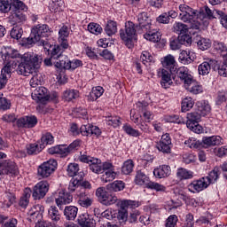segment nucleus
I'll return each mask as SVG.
<instances>
[{
	"label": "nucleus",
	"mask_w": 227,
	"mask_h": 227,
	"mask_svg": "<svg viewBox=\"0 0 227 227\" xmlns=\"http://www.w3.org/2000/svg\"><path fill=\"white\" fill-rule=\"evenodd\" d=\"M62 67L60 70H75L79 67H82V60L80 59H68V56L62 53Z\"/></svg>",
	"instance_id": "15"
},
{
	"label": "nucleus",
	"mask_w": 227,
	"mask_h": 227,
	"mask_svg": "<svg viewBox=\"0 0 227 227\" xmlns=\"http://www.w3.org/2000/svg\"><path fill=\"white\" fill-rule=\"evenodd\" d=\"M56 168H58V161L56 160H49L38 167L37 175L41 178H49L56 171Z\"/></svg>",
	"instance_id": "7"
},
{
	"label": "nucleus",
	"mask_w": 227,
	"mask_h": 227,
	"mask_svg": "<svg viewBox=\"0 0 227 227\" xmlns=\"http://www.w3.org/2000/svg\"><path fill=\"white\" fill-rule=\"evenodd\" d=\"M221 176V171L219 170V167H215L213 170L208 173V176H204V179L207 183L208 185L211 184H215L217 180H219V176Z\"/></svg>",
	"instance_id": "31"
},
{
	"label": "nucleus",
	"mask_w": 227,
	"mask_h": 227,
	"mask_svg": "<svg viewBox=\"0 0 227 227\" xmlns=\"http://www.w3.org/2000/svg\"><path fill=\"white\" fill-rule=\"evenodd\" d=\"M52 33V28L49 27L47 24H39L35 26L31 29V34L27 38V43L28 45H33V43H36L42 40V38H47V36H51Z\"/></svg>",
	"instance_id": "5"
},
{
	"label": "nucleus",
	"mask_w": 227,
	"mask_h": 227,
	"mask_svg": "<svg viewBox=\"0 0 227 227\" xmlns=\"http://www.w3.org/2000/svg\"><path fill=\"white\" fill-rule=\"evenodd\" d=\"M198 112L200 116H207L210 113V105L207 101L197 102Z\"/></svg>",
	"instance_id": "41"
},
{
	"label": "nucleus",
	"mask_w": 227,
	"mask_h": 227,
	"mask_svg": "<svg viewBox=\"0 0 227 227\" xmlns=\"http://www.w3.org/2000/svg\"><path fill=\"white\" fill-rule=\"evenodd\" d=\"M137 27L132 21H128L125 24V29L120 30V37L124 42L128 49L134 47V43L137 42V33H145L152 29V20L148 17V12H143L137 16ZM137 27V30H136Z\"/></svg>",
	"instance_id": "2"
},
{
	"label": "nucleus",
	"mask_w": 227,
	"mask_h": 227,
	"mask_svg": "<svg viewBox=\"0 0 227 227\" xmlns=\"http://www.w3.org/2000/svg\"><path fill=\"white\" fill-rule=\"evenodd\" d=\"M214 48L215 49V51H217V52L223 53V56H226L227 47H226V44H224V43H221L219 41H215Z\"/></svg>",
	"instance_id": "59"
},
{
	"label": "nucleus",
	"mask_w": 227,
	"mask_h": 227,
	"mask_svg": "<svg viewBox=\"0 0 227 227\" xmlns=\"http://www.w3.org/2000/svg\"><path fill=\"white\" fill-rule=\"evenodd\" d=\"M173 145L169 144H164V142H159L157 144V148L159 152H161L162 153H171V148Z\"/></svg>",
	"instance_id": "58"
},
{
	"label": "nucleus",
	"mask_w": 227,
	"mask_h": 227,
	"mask_svg": "<svg viewBox=\"0 0 227 227\" xmlns=\"http://www.w3.org/2000/svg\"><path fill=\"white\" fill-rule=\"evenodd\" d=\"M47 93H48L47 88L38 87L32 93V98L33 100H35V102H38L39 104H43V106H45V104H47Z\"/></svg>",
	"instance_id": "19"
},
{
	"label": "nucleus",
	"mask_w": 227,
	"mask_h": 227,
	"mask_svg": "<svg viewBox=\"0 0 227 227\" xmlns=\"http://www.w3.org/2000/svg\"><path fill=\"white\" fill-rule=\"evenodd\" d=\"M22 12H24V10L15 9L11 12V15L9 16L11 24L13 26H15V24H24V22L27 20V17L26 14H23Z\"/></svg>",
	"instance_id": "18"
},
{
	"label": "nucleus",
	"mask_w": 227,
	"mask_h": 227,
	"mask_svg": "<svg viewBox=\"0 0 227 227\" xmlns=\"http://www.w3.org/2000/svg\"><path fill=\"white\" fill-rule=\"evenodd\" d=\"M81 97V92L74 89H67L63 92L62 98L66 102H74Z\"/></svg>",
	"instance_id": "27"
},
{
	"label": "nucleus",
	"mask_w": 227,
	"mask_h": 227,
	"mask_svg": "<svg viewBox=\"0 0 227 227\" xmlns=\"http://www.w3.org/2000/svg\"><path fill=\"white\" fill-rule=\"evenodd\" d=\"M88 31L92 35H100L102 33V27L97 23H90L88 25Z\"/></svg>",
	"instance_id": "57"
},
{
	"label": "nucleus",
	"mask_w": 227,
	"mask_h": 227,
	"mask_svg": "<svg viewBox=\"0 0 227 227\" xmlns=\"http://www.w3.org/2000/svg\"><path fill=\"white\" fill-rule=\"evenodd\" d=\"M81 180H82V175H80L79 177L73 178L68 185V191L69 192H79L80 191V186L79 184H81Z\"/></svg>",
	"instance_id": "44"
},
{
	"label": "nucleus",
	"mask_w": 227,
	"mask_h": 227,
	"mask_svg": "<svg viewBox=\"0 0 227 227\" xmlns=\"http://www.w3.org/2000/svg\"><path fill=\"white\" fill-rule=\"evenodd\" d=\"M227 100V91H219L218 96L216 98V104L221 106L223 102Z\"/></svg>",
	"instance_id": "64"
},
{
	"label": "nucleus",
	"mask_w": 227,
	"mask_h": 227,
	"mask_svg": "<svg viewBox=\"0 0 227 227\" xmlns=\"http://www.w3.org/2000/svg\"><path fill=\"white\" fill-rule=\"evenodd\" d=\"M208 187V183L205 177H201L199 180H195L188 185V191L190 192H201V191H205Z\"/></svg>",
	"instance_id": "17"
},
{
	"label": "nucleus",
	"mask_w": 227,
	"mask_h": 227,
	"mask_svg": "<svg viewBox=\"0 0 227 227\" xmlns=\"http://www.w3.org/2000/svg\"><path fill=\"white\" fill-rule=\"evenodd\" d=\"M48 219H50L52 223H59L61 219V213H59V209L56 206H51L48 209Z\"/></svg>",
	"instance_id": "34"
},
{
	"label": "nucleus",
	"mask_w": 227,
	"mask_h": 227,
	"mask_svg": "<svg viewBox=\"0 0 227 227\" xmlns=\"http://www.w3.org/2000/svg\"><path fill=\"white\" fill-rule=\"evenodd\" d=\"M214 65H215V59H211L208 62H202L199 66L200 75H208L210 74V70H212V68L214 69Z\"/></svg>",
	"instance_id": "28"
},
{
	"label": "nucleus",
	"mask_w": 227,
	"mask_h": 227,
	"mask_svg": "<svg viewBox=\"0 0 227 227\" xmlns=\"http://www.w3.org/2000/svg\"><path fill=\"white\" fill-rule=\"evenodd\" d=\"M176 223H178V216L176 215H171L167 219L166 227L176 226Z\"/></svg>",
	"instance_id": "63"
},
{
	"label": "nucleus",
	"mask_w": 227,
	"mask_h": 227,
	"mask_svg": "<svg viewBox=\"0 0 227 227\" xmlns=\"http://www.w3.org/2000/svg\"><path fill=\"white\" fill-rule=\"evenodd\" d=\"M43 210H45V207L40 204L33 206L27 212L28 221L36 223L38 217H42V212Z\"/></svg>",
	"instance_id": "22"
},
{
	"label": "nucleus",
	"mask_w": 227,
	"mask_h": 227,
	"mask_svg": "<svg viewBox=\"0 0 227 227\" xmlns=\"http://www.w3.org/2000/svg\"><path fill=\"white\" fill-rule=\"evenodd\" d=\"M132 171H134V160L129 159L123 162L121 172L123 175H130Z\"/></svg>",
	"instance_id": "50"
},
{
	"label": "nucleus",
	"mask_w": 227,
	"mask_h": 227,
	"mask_svg": "<svg viewBox=\"0 0 227 227\" xmlns=\"http://www.w3.org/2000/svg\"><path fill=\"white\" fill-rule=\"evenodd\" d=\"M80 132L82 136H96V137H98V136L102 134V131L98 127L93 126L91 124L82 125L80 128Z\"/></svg>",
	"instance_id": "20"
},
{
	"label": "nucleus",
	"mask_w": 227,
	"mask_h": 227,
	"mask_svg": "<svg viewBox=\"0 0 227 227\" xmlns=\"http://www.w3.org/2000/svg\"><path fill=\"white\" fill-rule=\"evenodd\" d=\"M108 191H114V192H120V191H123L125 189V183L122 181H114L107 184Z\"/></svg>",
	"instance_id": "46"
},
{
	"label": "nucleus",
	"mask_w": 227,
	"mask_h": 227,
	"mask_svg": "<svg viewBox=\"0 0 227 227\" xmlns=\"http://www.w3.org/2000/svg\"><path fill=\"white\" fill-rule=\"evenodd\" d=\"M213 70L215 72H218V74L222 77H226V75H227V62L226 61L219 62V61L215 60V63L213 66Z\"/></svg>",
	"instance_id": "38"
},
{
	"label": "nucleus",
	"mask_w": 227,
	"mask_h": 227,
	"mask_svg": "<svg viewBox=\"0 0 227 227\" xmlns=\"http://www.w3.org/2000/svg\"><path fill=\"white\" fill-rule=\"evenodd\" d=\"M12 6L16 10H23L27 12V6L20 0H1L0 1V12L3 13H8L12 10Z\"/></svg>",
	"instance_id": "8"
},
{
	"label": "nucleus",
	"mask_w": 227,
	"mask_h": 227,
	"mask_svg": "<svg viewBox=\"0 0 227 227\" xmlns=\"http://www.w3.org/2000/svg\"><path fill=\"white\" fill-rule=\"evenodd\" d=\"M116 203H118V197L108 192L107 196L105 198L101 205H105L106 207H111V205H114Z\"/></svg>",
	"instance_id": "53"
},
{
	"label": "nucleus",
	"mask_w": 227,
	"mask_h": 227,
	"mask_svg": "<svg viewBox=\"0 0 227 227\" xmlns=\"http://www.w3.org/2000/svg\"><path fill=\"white\" fill-rule=\"evenodd\" d=\"M141 59L143 65H145V67H150L151 65H153V63H155L153 57L148 51L142 52Z\"/></svg>",
	"instance_id": "48"
},
{
	"label": "nucleus",
	"mask_w": 227,
	"mask_h": 227,
	"mask_svg": "<svg viewBox=\"0 0 227 227\" xmlns=\"http://www.w3.org/2000/svg\"><path fill=\"white\" fill-rule=\"evenodd\" d=\"M185 90L193 95H199V93L203 92V87L200 85V82H196L194 78H192L187 84L184 85Z\"/></svg>",
	"instance_id": "25"
},
{
	"label": "nucleus",
	"mask_w": 227,
	"mask_h": 227,
	"mask_svg": "<svg viewBox=\"0 0 227 227\" xmlns=\"http://www.w3.org/2000/svg\"><path fill=\"white\" fill-rule=\"evenodd\" d=\"M150 183V177L142 172L141 170H137L136 176H135V184L137 185H145L147 187L148 184Z\"/></svg>",
	"instance_id": "35"
},
{
	"label": "nucleus",
	"mask_w": 227,
	"mask_h": 227,
	"mask_svg": "<svg viewBox=\"0 0 227 227\" xmlns=\"http://www.w3.org/2000/svg\"><path fill=\"white\" fill-rule=\"evenodd\" d=\"M107 125H110L111 127H114V129L120 127L121 125V121H120V117L114 116L109 118L107 121Z\"/></svg>",
	"instance_id": "62"
},
{
	"label": "nucleus",
	"mask_w": 227,
	"mask_h": 227,
	"mask_svg": "<svg viewBox=\"0 0 227 227\" xmlns=\"http://www.w3.org/2000/svg\"><path fill=\"white\" fill-rule=\"evenodd\" d=\"M15 200H16L15 193L6 192L3 195V200H2L3 207L4 208H10L13 205V203L15 202Z\"/></svg>",
	"instance_id": "33"
},
{
	"label": "nucleus",
	"mask_w": 227,
	"mask_h": 227,
	"mask_svg": "<svg viewBox=\"0 0 227 227\" xmlns=\"http://www.w3.org/2000/svg\"><path fill=\"white\" fill-rule=\"evenodd\" d=\"M122 129L128 136H131V137H139V136H141V132L132 128L129 123L124 124Z\"/></svg>",
	"instance_id": "47"
},
{
	"label": "nucleus",
	"mask_w": 227,
	"mask_h": 227,
	"mask_svg": "<svg viewBox=\"0 0 227 227\" xmlns=\"http://www.w3.org/2000/svg\"><path fill=\"white\" fill-rule=\"evenodd\" d=\"M104 95V88L102 86L93 87L89 95H87V100L89 102H95V100H98L100 96Z\"/></svg>",
	"instance_id": "29"
},
{
	"label": "nucleus",
	"mask_w": 227,
	"mask_h": 227,
	"mask_svg": "<svg viewBox=\"0 0 227 227\" xmlns=\"http://www.w3.org/2000/svg\"><path fill=\"white\" fill-rule=\"evenodd\" d=\"M176 75L181 79V81H184V84H187L188 82H191V80L194 79L193 76H192L191 74H189V69L185 67H176L175 73Z\"/></svg>",
	"instance_id": "21"
},
{
	"label": "nucleus",
	"mask_w": 227,
	"mask_h": 227,
	"mask_svg": "<svg viewBox=\"0 0 227 227\" xmlns=\"http://www.w3.org/2000/svg\"><path fill=\"white\" fill-rule=\"evenodd\" d=\"M183 160L185 164L196 162V155H194L192 153H186L183 155Z\"/></svg>",
	"instance_id": "61"
},
{
	"label": "nucleus",
	"mask_w": 227,
	"mask_h": 227,
	"mask_svg": "<svg viewBox=\"0 0 227 227\" xmlns=\"http://www.w3.org/2000/svg\"><path fill=\"white\" fill-rule=\"evenodd\" d=\"M31 194H33V191H31L30 188H26L24 190V192L19 201V207H20V208H23V209L27 208V205H29V199L31 198Z\"/></svg>",
	"instance_id": "30"
},
{
	"label": "nucleus",
	"mask_w": 227,
	"mask_h": 227,
	"mask_svg": "<svg viewBox=\"0 0 227 227\" xmlns=\"http://www.w3.org/2000/svg\"><path fill=\"white\" fill-rule=\"evenodd\" d=\"M192 107H194V100L192 98H184L182 101V112L187 113V111H191Z\"/></svg>",
	"instance_id": "49"
},
{
	"label": "nucleus",
	"mask_w": 227,
	"mask_h": 227,
	"mask_svg": "<svg viewBox=\"0 0 227 227\" xmlns=\"http://www.w3.org/2000/svg\"><path fill=\"white\" fill-rule=\"evenodd\" d=\"M179 61L183 65H191L194 61V53L187 51H183L179 54Z\"/></svg>",
	"instance_id": "37"
},
{
	"label": "nucleus",
	"mask_w": 227,
	"mask_h": 227,
	"mask_svg": "<svg viewBox=\"0 0 227 227\" xmlns=\"http://www.w3.org/2000/svg\"><path fill=\"white\" fill-rule=\"evenodd\" d=\"M37 123L38 118L35 115L24 116L17 120L19 129H33L36 127Z\"/></svg>",
	"instance_id": "12"
},
{
	"label": "nucleus",
	"mask_w": 227,
	"mask_h": 227,
	"mask_svg": "<svg viewBox=\"0 0 227 227\" xmlns=\"http://www.w3.org/2000/svg\"><path fill=\"white\" fill-rule=\"evenodd\" d=\"M74 200V196L69 192H66L65 191L61 190L57 193V197H55V202L59 208H61L63 205H68L72 203Z\"/></svg>",
	"instance_id": "16"
},
{
	"label": "nucleus",
	"mask_w": 227,
	"mask_h": 227,
	"mask_svg": "<svg viewBox=\"0 0 227 227\" xmlns=\"http://www.w3.org/2000/svg\"><path fill=\"white\" fill-rule=\"evenodd\" d=\"M146 189H151L152 191H157V192H166V186L159 184V183H155L153 181H149V183L147 184V186H145Z\"/></svg>",
	"instance_id": "51"
},
{
	"label": "nucleus",
	"mask_w": 227,
	"mask_h": 227,
	"mask_svg": "<svg viewBox=\"0 0 227 227\" xmlns=\"http://www.w3.org/2000/svg\"><path fill=\"white\" fill-rule=\"evenodd\" d=\"M179 10L181 12L179 18L183 22H186L188 25L182 22H176L173 25V31L176 33V35H183L181 41L184 40V42L191 43V37L185 34L189 29H200V27H201V21H200L198 11L189 7L187 4H180Z\"/></svg>",
	"instance_id": "1"
},
{
	"label": "nucleus",
	"mask_w": 227,
	"mask_h": 227,
	"mask_svg": "<svg viewBox=\"0 0 227 227\" xmlns=\"http://www.w3.org/2000/svg\"><path fill=\"white\" fill-rule=\"evenodd\" d=\"M42 150H43V145L40 144H30L27 145V153L28 155H37Z\"/></svg>",
	"instance_id": "45"
},
{
	"label": "nucleus",
	"mask_w": 227,
	"mask_h": 227,
	"mask_svg": "<svg viewBox=\"0 0 227 227\" xmlns=\"http://www.w3.org/2000/svg\"><path fill=\"white\" fill-rule=\"evenodd\" d=\"M106 34L108 36H113V35H116L118 32V25L114 20H108L106 26L105 27Z\"/></svg>",
	"instance_id": "43"
},
{
	"label": "nucleus",
	"mask_w": 227,
	"mask_h": 227,
	"mask_svg": "<svg viewBox=\"0 0 227 227\" xmlns=\"http://www.w3.org/2000/svg\"><path fill=\"white\" fill-rule=\"evenodd\" d=\"M79 208L75 206H67L64 209V215L67 221H74L77 217Z\"/></svg>",
	"instance_id": "36"
},
{
	"label": "nucleus",
	"mask_w": 227,
	"mask_h": 227,
	"mask_svg": "<svg viewBox=\"0 0 227 227\" xmlns=\"http://www.w3.org/2000/svg\"><path fill=\"white\" fill-rule=\"evenodd\" d=\"M77 196V203L80 207L83 208H90L91 205H93V198L88 192H85L84 189L81 190L76 193Z\"/></svg>",
	"instance_id": "14"
},
{
	"label": "nucleus",
	"mask_w": 227,
	"mask_h": 227,
	"mask_svg": "<svg viewBox=\"0 0 227 227\" xmlns=\"http://www.w3.org/2000/svg\"><path fill=\"white\" fill-rule=\"evenodd\" d=\"M153 175L155 178H168L171 175V167L168 165H161L154 168Z\"/></svg>",
	"instance_id": "26"
},
{
	"label": "nucleus",
	"mask_w": 227,
	"mask_h": 227,
	"mask_svg": "<svg viewBox=\"0 0 227 227\" xmlns=\"http://www.w3.org/2000/svg\"><path fill=\"white\" fill-rule=\"evenodd\" d=\"M114 178H116V172H114V170H107L101 176V180L105 184H107V182H113Z\"/></svg>",
	"instance_id": "54"
},
{
	"label": "nucleus",
	"mask_w": 227,
	"mask_h": 227,
	"mask_svg": "<svg viewBox=\"0 0 227 227\" xmlns=\"http://www.w3.org/2000/svg\"><path fill=\"white\" fill-rule=\"evenodd\" d=\"M162 67L169 70L170 74H175L176 71V60H175V57L172 55H168L164 57L163 60L161 61Z\"/></svg>",
	"instance_id": "24"
},
{
	"label": "nucleus",
	"mask_w": 227,
	"mask_h": 227,
	"mask_svg": "<svg viewBox=\"0 0 227 227\" xmlns=\"http://www.w3.org/2000/svg\"><path fill=\"white\" fill-rule=\"evenodd\" d=\"M109 194L107 191H106V188L104 187H99L96 191V196L99 201V203H103L104 200H106V196Z\"/></svg>",
	"instance_id": "56"
},
{
	"label": "nucleus",
	"mask_w": 227,
	"mask_h": 227,
	"mask_svg": "<svg viewBox=\"0 0 227 227\" xmlns=\"http://www.w3.org/2000/svg\"><path fill=\"white\" fill-rule=\"evenodd\" d=\"M24 33V30L21 28L20 26H15L12 30H11V37L13 38L14 40H20L22 38V34Z\"/></svg>",
	"instance_id": "55"
},
{
	"label": "nucleus",
	"mask_w": 227,
	"mask_h": 227,
	"mask_svg": "<svg viewBox=\"0 0 227 227\" xmlns=\"http://www.w3.org/2000/svg\"><path fill=\"white\" fill-rule=\"evenodd\" d=\"M79 160L81 162H84L85 164H89L90 171L92 173H96L97 175H100L102 172V160L97 159L95 157L88 156L86 154H82L79 157Z\"/></svg>",
	"instance_id": "9"
},
{
	"label": "nucleus",
	"mask_w": 227,
	"mask_h": 227,
	"mask_svg": "<svg viewBox=\"0 0 227 227\" xmlns=\"http://www.w3.org/2000/svg\"><path fill=\"white\" fill-rule=\"evenodd\" d=\"M186 126L190 130L195 132V134H201V126H200V120H201V114L198 112H192L187 114Z\"/></svg>",
	"instance_id": "10"
},
{
	"label": "nucleus",
	"mask_w": 227,
	"mask_h": 227,
	"mask_svg": "<svg viewBox=\"0 0 227 227\" xmlns=\"http://www.w3.org/2000/svg\"><path fill=\"white\" fill-rule=\"evenodd\" d=\"M145 35H144V38H145V40H148L149 42H153L154 43L157 42H160V32L155 30V29H149L147 31H145Z\"/></svg>",
	"instance_id": "32"
},
{
	"label": "nucleus",
	"mask_w": 227,
	"mask_h": 227,
	"mask_svg": "<svg viewBox=\"0 0 227 227\" xmlns=\"http://www.w3.org/2000/svg\"><path fill=\"white\" fill-rule=\"evenodd\" d=\"M41 145H43V148L47 146V145H54V137L51 133H45L41 137Z\"/></svg>",
	"instance_id": "52"
},
{
	"label": "nucleus",
	"mask_w": 227,
	"mask_h": 227,
	"mask_svg": "<svg viewBox=\"0 0 227 227\" xmlns=\"http://www.w3.org/2000/svg\"><path fill=\"white\" fill-rule=\"evenodd\" d=\"M79 223L81 227H95V224H97L93 216L90 215H83L79 219Z\"/></svg>",
	"instance_id": "39"
},
{
	"label": "nucleus",
	"mask_w": 227,
	"mask_h": 227,
	"mask_svg": "<svg viewBox=\"0 0 227 227\" xmlns=\"http://www.w3.org/2000/svg\"><path fill=\"white\" fill-rule=\"evenodd\" d=\"M67 175L68 176H76V178H79V176H83V173L82 172H79V164L77 163H70L67 166Z\"/></svg>",
	"instance_id": "40"
},
{
	"label": "nucleus",
	"mask_w": 227,
	"mask_h": 227,
	"mask_svg": "<svg viewBox=\"0 0 227 227\" xmlns=\"http://www.w3.org/2000/svg\"><path fill=\"white\" fill-rule=\"evenodd\" d=\"M40 63H42V56L35 53H25L21 58V62L18 65L16 72L19 75L29 77V75L36 74Z\"/></svg>",
	"instance_id": "3"
},
{
	"label": "nucleus",
	"mask_w": 227,
	"mask_h": 227,
	"mask_svg": "<svg viewBox=\"0 0 227 227\" xmlns=\"http://www.w3.org/2000/svg\"><path fill=\"white\" fill-rule=\"evenodd\" d=\"M0 175H12L14 176L19 175V168L12 160H5L0 163Z\"/></svg>",
	"instance_id": "13"
},
{
	"label": "nucleus",
	"mask_w": 227,
	"mask_h": 227,
	"mask_svg": "<svg viewBox=\"0 0 227 227\" xmlns=\"http://www.w3.org/2000/svg\"><path fill=\"white\" fill-rule=\"evenodd\" d=\"M62 57H63V51L61 47L53 46L50 52V58L44 59V65L46 67H52V65H54L55 68L61 70Z\"/></svg>",
	"instance_id": "6"
},
{
	"label": "nucleus",
	"mask_w": 227,
	"mask_h": 227,
	"mask_svg": "<svg viewBox=\"0 0 227 227\" xmlns=\"http://www.w3.org/2000/svg\"><path fill=\"white\" fill-rule=\"evenodd\" d=\"M47 192H49V182L40 181L34 186L32 198L34 200H43Z\"/></svg>",
	"instance_id": "11"
},
{
	"label": "nucleus",
	"mask_w": 227,
	"mask_h": 227,
	"mask_svg": "<svg viewBox=\"0 0 227 227\" xmlns=\"http://www.w3.org/2000/svg\"><path fill=\"white\" fill-rule=\"evenodd\" d=\"M202 144L204 148H210V146H219V145H223V137L219 136L204 137L202 138Z\"/></svg>",
	"instance_id": "23"
},
{
	"label": "nucleus",
	"mask_w": 227,
	"mask_h": 227,
	"mask_svg": "<svg viewBox=\"0 0 227 227\" xmlns=\"http://www.w3.org/2000/svg\"><path fill=\"white\" fill-rule=\"evenodd\" d=\"M176 176L179 180H191L194 174L191 170H187L186 168H180L176 171Z\"/></svg>",
	"instance_id": "42"
},
{
	"label": "nucleus",
	"mask_w": 227,
	"mask_h": 227,
	"mask_svg": "<svg viewBox=\"0 0 227 227\" xmlns=\"http://www.w3.org/2000/svg\"><path fill=\"white\" fill-rule=\"evenodd\" d=\"M4 61V67H3L4 74H12L15 72V68L19 65V59H22V55L17 50L9 49L4 53H0Z\"/></svg>",
	"instance_id": "4"
},
{
	"label": "nucleus",
	"mask_w": 227,
	"mask_h": 227,
	"mask_svg": "<svg viewBox=\"0 0 227 227\" xmlns=\"http://www.w3.org/2000/svg\"><path fill=\"white\" fill-rule=\"evenodd\" d=\"M197 44L201 51H207V49H210L211 45L210 40L207 38H200L197 42Z\"/></svg>",
	"instance_id": "60"
}]
</instances>
